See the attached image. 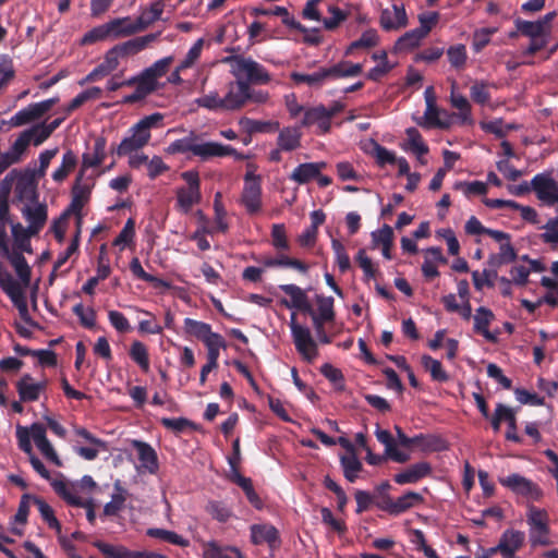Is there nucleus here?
Wrapping results in <instances>:
<instances>
[{
  "label": "nucleus",
  "instance_id": "nucleus-64",
  "mask_svg": "<svg viewBox=\"0 0 558 558\" xmlns=\"http://www.w3.org/2000/svg\"><path fill=\"white\" fill-rule=\"evenodd\" d=\"M195 141H197V136L194 133H191L190 136L172 142L168 147V151L171 154H193Z\"/></svg>",
  "mask_w": 558,
  "mask_h": 558
},
{
  "label": "nucleus",
  "instance_id": "nucleus-34",
  "mask_svg": "<svg viewBox=\"0 0 558 558\" xmlns=\"http://www.w3.org/2000/svg\"><path fill=\"white\" fill-rule=\"evenodd\" d=\"M128 86L135 85L146 97L159 88L158 81L155 80L147 70H143L138 75L126 80Z\"/></svg>",
  "mask_w": 558,
  "mask_h": 558
},
{
  "label": "nucleus",
  "instance_id": "nucleus-1",
  "mask_svg": "<svg viewBox=\"0 0 558 558\" xmlns=\"http://www.w3.org/2000/svg\"><path fill=\"white\" fill-rule=\"evenodd\" d=\"M162 120L163 114L160 112L144 117L129 130V135L119 145L111 146L110 154L124 157L137 153L148 144L151 136L150 129L157 126Z\"/></svg>",
  "mask_w": 558,
  "mask_h": 558
},
{
  "label": "nucleus",
  "instance_id": "nucleus-35",
  "mask_svg": "<svg viewBox=\"0 0 558 558\" xmlns=\"http://www.w3.org/2000/svg\"><path fill=\"white\" fill-rule=\"evenodd\" d=\"M340 465L342 468L344 478L350 483H354L359 473L363 470V464L359 460L356 453L340 456Z\"/></svg>",
  "mask_w": 558,
  "mask_h": 558
},
{
  "label": "nucleus",
  "instance_id": "nucleus-57",
  "mask_svg": "<svg viewBox=\"0 0 558 558\" xmlns=\"http://www.w3.org/2000/svg\"><path fill=\"white\" fill-rule=\"evenodd\" d=\"M0 288L10 298V300L24 293L21 284L8 271L3 274L0 272Z\"/></svg>",
  "mask_w": 558,
  "mask_h": 558
},
{
  "label": "nucleus",
  "instance_id": "nucleus-36",
  "mask_svg": "<svg viewBox=\"0 0 558 558\" xmlns=\"http://www.w3.org/2000/svg\"><path fill=\"white\" fill-rule=\"evenodd\" d=\"M424 500L423 496L416 492H407L393 500L392 515L397 517L411 508L422 504Z\"/></svg>",
  "mask_w": 558,
  "mask_h": 558
},
{
  "label": "nucleus",
  "instance_id": "nucleus-48",
  "mask_svg": "<svg viewBox=\"0 0 558 558\" xmlns=\"http://www.w3.org/2000/svg\"><path fill=\"white\" fill-rule=\"evenodd\" d=\"M165 4L162 1H156L150 4L148 9H145L142 14L136 19L142 24L143 31H145L154 22L161 17Z\"/></svg>",
  "mask_w": 558,
  "mask_h": 558
},
{
  "label": "nucleus",
  "instance_id": "nucleus-61",
  "mask_svg": "<svg viewBox=\"0 0 558 558\" xmlns=\"http://www.w3.org/2000/svg\"><path fill=\"white\" fill-rule=\"evenodd\" d=\"M331 247L335 253L336 263L340 271H348L351 268V262L344 245L338 239H331Z\"/></svg>",
  "mask_w": 558,
  "mask_h": 558
},
{
  "label": "nucleus",
  "instance_id": "nucleus-7",
  "mask_svg": "<svg viewBox=\"0 0 558 558\" xmlns=\"http://www.w3.org/2000/svg\"><path fill=\"white\" fill-rule=\"evenodd\" d=\"M13 173L9 172L0 182V250L9 252L7 225L13 223L10 217L9 197L13 187Z\"/></svg>",
  "mask_w": 558,
  "mask_h": 558
},
{
  "label": "nucleus",
  "instance_id": "nucleus-16",
  "mask_svg": "<svg viewBox=\"0 0 558 558\" xmlns=\"http://www.w3.org/2000/svg\"><path fill=\"white\" fill-rule=\"evenodd\" d=\"M302 126L316 125L319 134H327L331 129V121L324 105L312 107L304 112Z\"/></svg>",
  "mask_w": 558,
  "mask_h": 558
},
{
  "label": "nucleus",
  "instance_id": "nucleus-40",
  "mask_svg": "<svg viewBox=\"0 0 558 558\" xmlns=\"http://www.w3.org/2000/svg\"><path fill=\"white\" fill-rule=\"evenodd\" d=\"M379 37L375 29L371 28L361 35V37L352 41L345 50V56L352 54L357 49L373 48L378 44Z\"/></svg>",
  "mask_w": 558,
  "mask_h": 558
},
{
  "label": "nucleus",
  "instance_id": "nucleus-19",
  "mask_svg": "<svg viewBox=\"0 0 558 558\" xmlns=\"http://www.w3.org/2000/svg\"><path fill=\"white\" fill-rule=\"evenodd\" d=\"M47 387V381L33 383L29 374H24L16 383V390L22 402H34L39 399L40 392Z\"/></svg>",
  "mask_w": 558,
  "mask_h": 558
},
{
  "label": "nucleus",
  "instance_id": "nucleus-20",
  "mask_svg": "<svg viewBox=\"0 0 558 558\" xmlns=\"http://www.w3.org/2000/svg\"><path fill=\"white\" fill-rule=\"evenodd\" d=\"M34 204V207L25 205L22 208V214L28 222L27 228L31 229V232L39 233L48 219V207L46 204H40L38 202Z\"/></svg>",
  "mask_w": 558,
  "mask_h": 558
},
{
  "label": "nucleus",
  "instance_id": "nucleus-5",
  "mask_svg": "<svg viewBox=\"0 0 558 558\" xmlns=\"http://www.w3.org/2000/svg\"><path fill=\"white\" fill-rule=\"evenodd\" d=\"M232 62V72L235 76L245 75L248 84H267L270 82V74L264 65L251 58L242 56H233L230 58Z\"/></svg>",
  "mask_w": 558,
  "mask_h": 558
},
{
  "label": "nucleus",
  "instance_id": "nucleus-50",
  "mask_svg": "<svg viewBox=\"0 0 558 558\" xmlns=\"http://www.w3.org/2000/svg\"><path fill=\"white\" fill-rule=\"evenodd\" d=\"M130 357L145 373L149 371V356L146 345L141 341H134L130 348Z\"/></svg>",
  "mask_w": 558,
  "mask_h": 558
},
{
  "label": "nucleus",
  "instance_id": "nucleus-31",
  "mask_svg": "<svg viewBox=\"0 0 558 558\" xmlns=\"http://www.w3.org/2000/svg\"><path fill=\"white\" fill-rule=\"evenodd\" d=\"M290 78L296 85L306 84L308 87L315 89L323 87L328 81L325 66L319 68L317 71L308 74L292 72L290 74Z\"/></svg>",
  "mask_w": 558,
  "mask_h": 558
},
{
  "label": "nucleus",
  "instance_id": "nucleus-60",
  "mask_svg": "<svg viewBox=\"0 0 558 558\" xmlns=\"http://www.w3.org/2000/svg\"><path fill=\"white\" fill-rule=\"evenodd\" d=\"M206 511L213 517V519L219 522H227L232 512L229 507L222 501L211 500L206 506Z\"/></svg>",
  "mask_w": 558,
  "mask_h": 558
},
{
  "label": "nucleus",
  "instance_id": "nucleus-32",
  "mask_svg": "<svg viewBox=\"0 0 558 558\" xmlns=\"http://www.w3.org/2000/svg\"><path fill=\"white\" fill-rule=\"evenodd\" d=\"M11 231L14 240L13 251L21 252L22 254L23 252L32 253L31 236L37 233L31 232L29 228H24L20 222L11 223Z\"/></svg>",
  "mask_w": 558,
  "mask_h": 558
},
{
  "label": "nucleus",
  "instance_id": "nucleus-39",
  "mask_svg": "<svg viewBox=\"0 0 558 558\" xmlns=\"http://www.w3.org/2000/svg\"><path fill=\"white\" fill-rule=\"evenodd\" d=\"M204 558H243L238 548L221 547L216 542H209L205 545Z\"/></svg>",
  "mask_w": 558,
  "mask_h": 558
},
{
  "label": "nucleus",
  "instance_id": "nucleus-41",
  "mask_svg": "<svg viewBox=\"0 0 558 558\" xmlns=\"http://www.w3.org/2000/svg\"><path fill=\"white\" fill-rule=\"evenodd\" d=\"M422 366L425 368V371L429 372L434 381L446 383L449 380V375L442 368L441 363L430 355L425 354L422 356Z\"/></svg>",
  "mask_w": 558,
  "mask_h": 558
},
{
  "label": "nucleus",
  "instance_id": "nucleus-38",
  "mask_svg": "<svg viewBox=\"0 0 558 558\" xmlns=\"http://www.w3.org/2000/svg\"><path fill=\"white\" fill-rule=\"evenodd\" d=\"M240 125L248 133L276 132L279 130L278 121H259L250 118H241Z\"/></svg>",
  "mask_w": 558,
  "mask_h": 558
},
{
  "label": "nucleus",
  "instance_id": "nucleus-15",
  "mask_svg": "<svg viewBox=\"0 0 558 558\" xmlns=\"http://www.w3.org/2000/svg\"><path fill=\"white\" fill-rule=\"evenodd\" d=\"M159 36L160 32L147 34L141 37H135L122 44H118L112 48L116 50L120 58H126L129 56H134L141 52L146 47H148L149 44L156 41Z\"/></svg>",
  "mask_w": 558,
  "mask_h": 558
},
{
  "label": "nucleus",
  "instance_id": "nucleus-56",
  "mask_svg": "<svg viewBox=\"0 0 558 558\" xmlns=\"http://www.w3.org/2000/svg\"><path fill=\"white\" fill-rule=\"evenodd\" d=\"M53 490L69 505H83V499L72 493L69 485L62 480H53L51 482Z\"/></svg>",
  "mask_w": 558,
  "mask_h": 558
},
{
  "label": "nucleus",
  "instance_id": "nucleus-54",
  "mask_svg": "<svg viewBox=\"0 0 558 558\" xmlns=\"http://www.w3.org/2000/svg\"><path fill=\"white\" fill-rule=\"evenodd\" d=\"M515 26L520 34L530 38L543 37L548 35L546 31L543 28V24L538 23V21L530 22L518 19L515 21Z\"/></svg>",
  "mask_w": 558,
  "mask_h": 558
},
{
  "label": "nucleus",
  "instance_id": "nucleus-33",
  "mask_svg": "<svg viewBox=\"0 0 558 558\" xmlns=\"http://www.w3.org/2000/svg\"><path fill=\"white\" fill-rule=\"evenodd\" d=\"M3 253L8 256L11 265L14 267L16 275L24 286H28L31 282L32 270L24 255L17 251H9L8 253L3 251Z\"/></svg>",
  "mask_w": 558,
  "mask_h": 558
},
{
  "label": "nucleus",
  "instance_id": "nucleus-9",
  "mask_svg": "<svg viewBox=\"0 0 558 558\" xmlns=\"http://www.w3.org/2000/svg\"><path fill=\"white\" fill-rule=\"evenodd\" d=\"M193 155L199 157L202 160H208L213 157H227L232 156L236 160H243L245 156L239 153L230 145H223L217 142L197 143L195 141Z\"/></svg>",
  "mask_w": 558,
  "mask_h": 558
},
{
  "label": "nucleus",
  "instance_id": "nucleus-62",
  "mask_svg": "<svg viewBox=\"0 0 558 558\" xmlns=\"http://www.w3.org/2000/svg\"><path fill=\"white\" fill-rule=\"evenodd\" d=\"M392 70V65L389 64L387 52L385 50L380 51V63L376 66L372 68L367 74L366 78L373 82H378L388 74Z\"/></svg>",
  "mask_w": 558,
  "mask_h": 558
},
{
  "label": "nucleus",
  "instance_id": "nucleus-6",
  "mask_svg": "<svg viewBox=\"0 0 558 558\" xmlns=\"http://www.w3.org/2000/svg\"><path fill=\"white\" fill-rule=\"evenodd\" d=\"M499 483L513 494L523 496L532 501H539L544 495L542 488L536 483L518 473L499 478Z\"/></svg>",
  "mask_w": 558,
  "mask_h": 558
},
{
  "label": "nucleus",
  "instance_id": "nucleus-63",
  "mask_svg": "<svg viewBox=\"0 0 558 558\" xmlns=\"http://www.w3.org/2000/svg\"><path fill=\"white\" fill-rule=\"evenodd\" d=\"M447 56L450 64L456 69H461L464 66L468 54H466V48L462 44H458L454 46H451L447 50Z\"/></svg>",
  "mask_w": 558,
  "mask_h": 558
},
{
  "label": "nucleus",
  "instance_id": "nucleus-10",
  "mask_svg": "<svg viewBox=\"0 0 558 558\" xmlns=\"http://www.w3.org/2000/svg\"><path fill=\"white\" fill-rule=\"evenodd\" d=\"M251 98V87L247 82L238 80L235 83H230L229 90L227 95L222 98L225 110H239Z\"/></svg>",
  "mask_w": 558,
  "mask_h": 558
},
{
  "label": "nucleus",
  "instance_id": "nucleus-27",
  "mask_svg": "<svg viewBox=\"0 0 558 558\" xmlns=\"http://www.w3.org/2000/svg\"><path fill=\"white\" fill-rule=\"evenodd\" d=\"M114 493L111 496V500L104 506L105 517H116L124 508L125 501L129 497V492L122 486L120 480L113 483Z\"/></svg>",
  "mask_w": 558,
  "mask_h": 558
},
{
  "label": "nucleus",
  "instance_id": "nucleus-8",
  "mask_svg": "<svg viewBox=\"0 0 558 558\" xmlns=\"http://www.w3.org/2000/svg\"><path fill=\"white\" fill-rule=\"evenodd\" d=\"M241 202L250 215H255L262 209L260 178L253 172H247L244 177Z\"/></svg>",
  "mask_w": 558,
  "mask_h": 558
},
{
  "label": "nucleus",
  "instance_id": "nucleus-24",
  "mask_svg": "<svg viewBox=\"0 0 558 558\" xmlns=\"http://www.w3.org/2000/svg\"><path fill=\"white\" fill-rule=\"evenodd\" d=\"M326 166L327 163L324 161L301 163L292 171L289 179L300 185L306 184L310 181L315 180Z\"/></svg>",
  "mask_w": 558,
  "mask_h": 558
},
{
  "label": "nucleus",
  "instance_id": "nucleus-21",
  "mask_svg": "<svg viewBox=\"0 0 558 558\" xmlns=\"http://www.w3.org/2000/svg\"><path fill=\"white\" fill-rule=\"evenodd\" d=\"M430 473L432 465L428 462L421 461L396 474L393 481L399 485L414 484L428 476Z\"/></svg>",
  "mask_w": 558,
  "mask_h": 558
},
{
  "label": "nucleus",
  "instance_id": "nucleus-45",
  "mask_svg": "<svg viewBox=\"0 0 558 558\" xmlns=\"http://www.w3.org/2000/svg\"><path fill=\"white\" fill-rule=\"evenodd\" d=\"M147 535L181 547L190 546L189 539L182 537L181 535L177 534L173 531L154 527L147 530Z\"/></svg>",
  "mask_w": 558,
  "mask_h": 558
},
{
  "label": "nucleus",
  "instance_id": "nucleus-18",
  "mask_svg": "<svg viewBox=\"0 0 558 558\" xmlns=\"http://www.w3.org/2000/svg\"><path fill=\"white\" fill-rule=\"evenodd\" d=\"M251 538L255 545L267 544L271 549L280 546L278 530L268 524H254L251 526Z\"/></svg>",
  "mask_w": 558,
  "mask_h": 558
},
{
  "label": "nucleus",
  "instance_id": "nucleus-43",
  "mask_svg": "<svg viewBox=\"0 0 558 558\" xmlns=\"http://www.w3.org/2000/svg\"><path fill=\"white\" fill-rule=\"evenodd\" d=\"M101 96V88L94 86L88 89L83 90L78 95H76L65 107L64 112L66 114H70L74 110L78 109L81 106H83L88 100L98 99Z\"/></svg>",
  "mask_w": 558,
  "mask_h": 558
},
{
  "label": "nucleus",
  "instance_id": "nucleus-4",
  "mask_svg": "<svg viewBox=\"0 0 558 558\" xmlns=\"http://www.w3.org/2000/svg\"><path fill=\"white\" fill-rule=\"evenodd\" d=\"M289 325L296 351L306 362L312 363L318 355V349L310 329L296 322L295 313L291 314Z\"/></svg>",
  "mask_w": 558,
  "mask_h": 558
},
{
  "label": "nucleus",
  "instance_id": "nucleus-11",
  "mask_svg": "<svg viewBox=\"0 0 558 558\" xmlns=\"http://www.w3.org/2000/svg\"><path fill=\"white\" fill-rule=\"evenodd\" d=\"M379 24L386 32L397 31L408 25V16L403 5L393 4L390 9H383Z\"/></svg>",
  "mask_w": 558,
  "mask_h": 558
},
{
  "label": "nucleus",
  "instance_id": "nucleus-17",
  "mask_svg": "<svg viewBox=\"0 0 558 558\" xmlns=\"http://www.w3.org/2000/svg\"><path fill=\"white\" fill-rule=\"evenodd\" d=\"M279 289L287 295L290 296L291 301L283 300L282 303L288 308H295L301 312H312V305L308 301V296L306 292L301 289L299 286L289 283L281 284Z\"/></svg>",
  "mask_w": 558,
  "mask_h": 558
},
{
  "label": "nucleus",
  "instance_id": "nucleus-25",
  "mask_svg": "<svg viewBox=\"0 0 558 558\" xmlns=\"http://www.w3.org/2000/svg\"><path fill=\"white\" fill-rule=\"evenodd\" d=\"M133 448L136 450L142 466L150 474H155L159 469L158 457L155 449L147 442L133 440Z\"/></svg>",
  "mask_w": 558,
  "mask_h": 558
},
{
  "label": "nucleus",
  "instance_id": "nucleus-28",
  "mask_svg": "<svg viewBox=\"0 0 558 558\" xmlns=\"http://www.w3.org/2000/svg\"><path fill=\"white\" fill-rule=\"evenodd\" d=\"M106 146L107 140L104 136L96 137L93 150L82 156V167L84 169L99 167L107 156Z\"/></svg>",
  "mask_w": 558,
  "mask_h": 558
},
{
  "label": "nucleus",
  "instance_id": "nucleus-42",
  "mask_svg": "<svg viewBox=\"0 0 558 558\" xmlns=\"http://www.w3.org/2000/svg\"><path fill=\"white\" fill-rule=\"evenodd\" d=\"M421 126L430 129V128H438L441 130H447L450 128V122L441 120L439 118V110L437 108V105H426V110L424 113V122H417Z\"/></svg>",
  "mask_w": 558,
  "mask_h": 558
},
{
  "label": "nucleus",
  "instance_id": "nucleus-46",
  "mask_svg": "<svg viewBox=\"0 0 558 558\" xmlns=\"http://www.w3.org/2000/svg\"><path fill=\"white\" fill-rule=\"evenodd\" d=\"M210 330L211 326L207 323L189 317L184 319V332L199 341H203Z\"/></svg>",
  "mask_w": 558,
  "mask_h": 558
},
{
  "label": "nucleus",
  "instance_id": "nucleus-30",
  "mask_svg": "<svg viewBox=\"0 0 558 558\" xmlns=\"http://www.w3.org/2000/svg\"><path fill=\"white\" fill-rule=\"evenodd\" d=\"M494 317V313L489 308L484 306L478 307L476 310V314L473 317L475 332L482 335L486 340L490 342L497 341V337L494 333H492L488 329Z\"/></svg>",
  "mask_w": 558,
  "mask_h": 558
},
{
  "label": "nucleus",
  "instance_id": "nucleus-14",
  "mask_svg": "<svg viewBox=\"0 0 558 558\" xmlns=\"http://www.w3.org/2000/svg\"><path fill=\"white\" fill-rule=\"evenodd\" d=\"M82 173L77 177L75 184L72 187V199L69 207L63 211V217L75 215L81 220L82 209L89 199L90 189L87 185L80 183Z\"/></svg>",
  "mask_w": 558,
  "mask_h": 558
},
{
  "label": "nucleus",
  "instance_id": "nucleus-49",
  "mask_svg": "<svg viewBox=\"0 0 558 558\" xmlns=\"http://www.w3.org/2000/svg\"><path fill=\"white\" fill-rule=\"evenodd\" d=\"M33 502L37 506L43 520L48 524V526L60 532L61 524L56 518L53 509L43 498L37 496L33 498Z\"/></svg>",
  "mask_w": 558,
  "mask_h": 558
},
{
  "label": "nucleus",
  "instance_id": "nucleus-26",
  "mask_svg": "<svg viewBox=\"0 0 558 558\" xmlns=\"http://www.w3.org/2000/svg\"><path fill=\"white\" fill-rule=\"evenodd\" d=\"M328 80H338L343 77H355L363 71V64L342 60L330 66H325Z\"/></svg>",
  "mask_w": 558,
  "mask_h": 558
},
{
  "label": "nucleus",
  "instance_id": "nucleus-52",
  "mask_svg": "<svg viewBox=\"0 0 558 558\" xmlns=\"http://www.w3.org/2000/svg\"><path fill=\"white\" fill-rule=\"evenodd\" d=\"M107 39H111L109 23H105L101 25H98L87 33L84 34L82 37L81 44L82 45H93L98 41H104Z\"/></svg>",
  "mask_w": 558,
  "mask_h": 558
},
{
  "label": "nucleus",
  "instance_id": "nucleus-12",
  "mask_svg": "<svg viewBox=\"0 0 558 558\" xmlns=\"http://www.w3.org/2000/svg\"><path fill=\"white\" fill-rule=\"evenodd\" d=\"M524 539L525 534L522 531L506 530L495 547L502 558H515V551L523 546Z\"/></svg>",
  "mask_w": 558,
  "mask_h": 558
},
{
  "label": "nucleus",
  "instance_id": "nucleus-53",
  "mask_svg": "<svg viewBox=\"0 0 558 558\" xmlns=\"http://www.w3.org/2000/svg\"><path fill=\"white\" fill-rule=\"evenodd\" d=\"M199 187H181L178 191L177 199L179 205L185 210H190L192 206L199 201Z\"/></svg>",
  "mask_w": 558,
  "mask_h": 558
},
{
  "label": "nucleus",
  "instance_id": "nucleus-47",
  "mask_svg": "<svg viewBox=\"0 0 558 558\" xmlns=\"http://www.w3.org/2000/svg\"><path fill=\"white\" fill-rule=\"evenodd\" d=\"M425 38L416 28L404 33L395 44L396 51H405L416 48L421 40Z\"/></svg>",
  "mask_w": 558,
  "mask_h": 558
},
{
  "label": "nucleus",
  "instance_id": "nucleus-22",
  "mask_svg": "<svg viewBox=\"0 0 558 558\" xmlns=\"http://www.w3.org/2000/svg\"><path fill=\"white\" fill-rule=\"evenodd\" d=\"M109 28L111 39H118L122 37H129L134 34L143 32V26L136 20L133 21L130 16L116 17L110 20Z\"/></svg>",
  "mask_w": 558,
  "mask_h": 558
},
{
  "label": "nucleus",
  "instance_id": "nucleus-55",
  "mask_svg": "<svg viewBox=\"0 0 558 558\" xmlns=\"http://www.w3.org/2000/svg\"><path fill=\"white\" fill-rule=\"evenodd\" d=\"M409 142V148L417 156H423L428 153V146L424 143L421 133L415 128H409L405 131Z\"/></svg>",
  "mask_w": 558,
  "mask_h": 558
},
{
  "label": "nucleus",
  "instance_id": "nucleus-29",
  "mask_svg": "<svg viewBox=\"0 0 558 558\" xmlns=\"http://www.w3.org/2000/svg\"><path fill=\"white\" fill-rule=\"evenodd\" d=\"M333 302L332 296L316 295L317 312L312 308V312H306V314L311 316L312 322L317 319L322 323H331L336 318Z\"/></svg>",
  "mask_w": 558,
  "mask_h": 558
},
{
  "label": "nucleus",
  "instance_id": "nucleus-3",
  "mask_svg": "<svg viewBox=\"0 0 558 558\" xmlns=\"http://www.w3.org/2000/svg\"><path fill=\"white\" fill-rule=\"evenodd\" d=\"M13 173V202L37 203L39 193L37 190L38 182L36 171L34 169H25L23 171L12 170Z\"/></svg>",
  "mask_w": 558,
  "mask_h": 558
},
{
  "label": "nucleus",
  "instance_id": "nucleus-44",
  "mask_svg": "<svg viewBox=\"0 0 558 558\" xmlns=\"http://www.w3.org/2000/svg\"><path fill=\"white\" fill-rule=\"evenodd\" d=\"M77 163V157L72 150L63 154L61 166L53 171L52 179L56 182H63L69 173L74 170Z\"/></svg>",
  "mask_w": 558,
  "mask_h": 558
},
{
  "label": "nucleus",
  "instance_id": "nucleus-2",
  "mask_svg": "<svg viewBox=\"0 0 558 558\" xmlns=\"http://www.w3.org/2000/svg\"><path fill=\"white\" fill-rule=\"evenodd\" d=\"M526 522L530 526V543L532 547L551 544L549 538V518L545 509L530 505L527 507Z\"/></svg>",
  "mask_w": 558,
  "mask_h": 558
},
{
  "label": "nucleus",
  "instance_id": "nucleus-13",
  "mask_svg": "<svg viewBox=\"0 0 558 558\" xmlns=\"http://www.w3.org/2000/svg\"><path fill=\"white\" fill-rule=\"evenodd\" d=\"M531 183L541 201L549 205L558 203V185L554 179L543 174H536Z\"/></svg>",
  "mask_w": 558,
  "mask_h": 558
},
{
  "label": "nucleus",
  "instance_id": "nucleus-37",
  "mask_svg": "<svg viewBox=\"0 0 558 558\" xmlns=\"http://www.w3.org/2000/svg\"><path fill=\"white\" fill-rule=\"evenodd\" d=\"M94 546L106 556V558H136L137 555V551L130 550L124 546H114L101 541L94 542Z\"/></svg>",
  "mask_w": 558,
  "mask_h": 558
},
{
  "label": "nucleus",
  "instance_id": "nucleus-58",
  "mask_svg": "<svg viewBox=\"0 0 558 558\" xmlns=\"http://www.w3.org/2000/svg\"><path fill=\"white\" fill-rule=\"evenodd\" d=\"M320 373L335 385L336 390L343 391L345 389L344 376L341 369L335 367L330 363H325L320 367Z\"/></svg>",
  "mask_w": 558,
  "mask_h": 558
},
{
  "label": "nucleus",
  "instance_id": "nucleus-59",
  "mask_svg": "<svg viewBox=\"0 0 558 558\" xmlns=\"http://www.w3.org/2000/svg\"><path fill=\"white\" fill-rule=\"evenodd\" d=\"M441 440L438 437L432 435L418 434L411 437V447H418L423 451H436L441 447L439 446Z\"/></svg>",
  "mask_w": 558,
  "mask_h": 558
},
{
  "label": "nucleus",
  "instance_id": "nucleus-23",
  "mask_svg": "<svg viewBox=\"0 0 558 558\" xmlns=\"http://www.w3.org/2000/svg\"><path fill=\"white\" fill-rule=\"evenodd\" d=\"M277 146L286 153L296 150L301 147L302 131L300 126H286L278 130Z\"/></svg>",
  "mask_w": 558,
  "mask_h": 558
},
{
  "label": "nucleus",
  "instance_id": "nucleus-51",
  "mask_svg": "<svg viewBox=\"0 0 558 558\" xmlns=\"http://www.w3.org/2000/svg\"><path fill=\"white\" fill-rule=\"evenodd\" d=\"M160 424L165 428H167L175 434L184 433L186 429H191V430L197 429V425L194 422H192L185 417H173V418L162 417L160 420Z\"/></svg>",
  "mask_w": 558,
  "mask_h": 558
}]
</instances>
